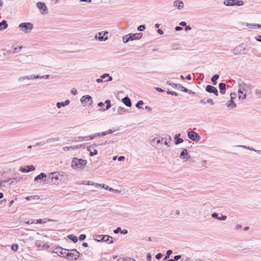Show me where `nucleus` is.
<instances>
[{"label": "nucleus", "instance_id": "1", "mask_svg": "<svg viewBox=\"0 0 261 261\" xmlns=\"http://www.w3.org/2000/svg\"><path fill=\"white\" fill-rule=\"evenodd\" d=\"M252 89V87L251 85L249 84H246L244 82L240 83L238 86V92L239 94H244V95L242 97L240 95L239 96V98L245 99L247 97V94L251 93Z\"/></svg>", "mask_w": 261, "mask_h": 261}, {"label": "nucleus", "instance_id": "2", "mask_svg": "<svg viewBox=\"0 0 261 261\" xmlns=\"http://www.w3.org/2000/svg\"><path fill=\"white\" fill-rule=\"evenodd\" d=\"M87 164L86 160L74 158L72 161L71 167L74 169L83 168Z\"/></svg>", "mask_w": 261, "mask_h": 261}, {"label": "nucleus", "instance_id": "3", "mask_svg": "<svg viewBox=\"0 0 261 261\" xmlns=\"http://www.w3.org/2000/svg\"><path fill=\"white\" fill-rule=\"evenodd\" d=\"M80 254V252L75 249H67L65 257L68 260H76L79 258Z\"/></svg>", "mask_w": 261, "mask_h": 261}, {"label": "nucleus", "instance_id": "4", "mask_svg": "<svg viewBox=\"0 0 261 261\" xmlns=\"http://www.w3.org/2000/svg\"><path fill=\"white\" fill-rule=\"evenodd\" d=\"M18 28L23 33L28 34L31 33L33 29V24L30 22H23L19 25Z\"/></svg>", "mask_w": 261, "mask_h": 261}, {"label": "nucleus", "instance_id": "5", "mask_svg": "<svg viewBox=\"0 0 261 261\" xmlns=\"http://www.w3.org/2000/svg\"><path fill=\"white\" fill-rule=\"evenodd\" d=\"M94 240L97 242H104L108 244H112L113 243L112 237L108 235H101L96 234L94 237Z\"/></svg>", "mask_w": 261, "mask_h": 261}, {"label": "nucleus", "instance_id": "6", "mask_svg": "<svg viewBox=\"0 0 261 261\" xmlns=\"http://www.w3.org/2000/svg\"><path fill=\"white\" fill-rule=\"evenodd\" d=\"M84 107L91 106L92 104V99L91 96L86 95L82 96L80 99Z\"/></svg>", "mask_w": 261, "mask_h": 261}, {"label": "nucleus", "instance_id": "7", "mask_svg": "<svg viewBox=\"0 0 261 261\" xmlns=\"http://www.w3.org/2000/svg\"><path fill=\"white\" fill-rule=\"evenodd\" d=\"M247 50L243 44L239 45L236 46L233 50L234 55H244L246 54Z\"/></svg>", "mask_w": 261, "mask_h": 261}, {"label": "nucleus", "instance_id": "8", "mask_svg": "<svg viewBox=\"0 0 261 261\" xmlns=\"http://www.w3.org/2000/svg\"><path fill=\"white\" fill-rule=\"evenodd\" d=\"M243 4V2L241 0H225L224 2V4L227 6H241Z\"/></svg>", "mask_w": 261, "mask_h": 261}, {"label": "nucleus", "instance_id": "9", "mask_svg": "<svg viewBox=\"0 0 261 261\" xmlns=\"http://www.w3.org/2000/svg\"><path fill=\"white\" fill-rule=\"evenodd\" d=\"M36 7L42 15H46L48 13V9L44 3L38 2L36 4Z\"/></svg>", "mask_w": 261, "mask_h": 261}, {"label": "nucleus", "instance_id": "10", "mask_svg": "<svg viewBox=\"0 0 261 261\" xmlns=\"http://www.w3.org/2000/svg\"><path fill=\"white\" fill-rule=\"evenodd\" d=\"M67 249H64L61 247L55 248L52 251L53 253L56 254L60 256L65 257L66 251Z\"/></svg>", "mask_w": 261, "mask_h": 261}, {"label": "nucleus", "instance_id": "11", "mask_svg": "<svg viewBox=\"0 0 261 261\" xmlns=\"http://www.w3.org/2000/svg\"><path fill=\"white\" fill-rule=\"evenodd\" d=\"M188 137L189 138H190L191 140L198 142L200 140V136L196 132L194 131H190L188 133Z\"/></svg>", "mask_w": 261, "mask_h": 261}, {"label": "nucleus", "instance_id": "12", "mask_svg": "<svg viewBox=\"0 0 261 261\" xmlns=\"http://www.w3.org/2000/svg\"><path fill=\"white\" fill-rule=\"evenodd\" d=\"M142 37V34L141 33H136V34H129V37L126 39V42H128L129 41H133L134 40L140 39Z\"/></svg>", "mask_w": 261, "mask_h": 261}, {"label": "nucleus", "instance_id": "13", "mask_svg": "<svg viewBox=\"0 0 261 261\" xmlns=\"http://www.w3.org/2000/svg\"><path fill=\"white\" fill-rule=\"evenodd\" d=\"M205 91L208 93H214L215 95H218V92L217 89L213 86L207 85L206 87Z\"/></svg>", "mask_w": 261, "mask_h": 261}, {"label": "nucleus", "instance_id": "14", "mask_svg": "<svg viewBox=\"0 0 261 261\" xmlns=\"http://www.w3.org/2000/svg\"><path fill=\"white\" fill-rule=\"evenodd\" d=\"M180 158L182 159L184 162L187 161L190 156L188 155V152L186 149H184L180 154Z\"/></svg>", "mask_w": 261, "mask_h": 261}, {"label": "nucleus", "instance_id": "15", "mask_svg": "<svg viewBox=\"0 0 261 261\" xmlns=\"http://www.w3.org/2000/svg\"><path fill=\"white\" fill-rule=\"evenodd\" d=\"M35 170V167L33 165L26 166L25 167H20V171L22 172H29Z\"/></svg>", "mask_w": 261, "mask_h": 261}, {"label": "nucleus", "instance_id": "16", "mask_svg": "<svg viewBox=\"0 0 261 261\" xmlns=\"http://www.w3.org/2000/svg\"><path fill=\"white\" fill-rule=\"evenodd\" d=\"M59 172H53L50 173L48 175V178L50 180H51V181H53L54 179H55V180H59Z\"/></svg>", "mask_w": 261, "mask_h": 261}, {"label": "nucleus", "instance_id": "17", "mask_svg": "<svg viewBox=\"0 0 261 261\" xmlns=\"http://www.w3.org/2000/svg\"><path fill=\"white\" fill-rule=\"evenodd\" d=\"M38 78L37 77H34V75H28V76H21V77H19L18 79V81L19 82H22L25 80H34L35 79H37Z\"/></svg>", "mask_w": 261, "mask_h": 261}, {"label": "nucleus", "instance_id": "18", "mask_svg": "<svg viewBox=\"0 0 261 261\" xmlns=\"http://www.w3.org/2000/svg\"><path fill=\"white\" fill-rule=\"evenodd\" d=\"M246 27L249 28V29H256L259 28H261V25L258 24H254V23H245V24Z\"/></svg>", "mask_w": 261, "mask_h": 261}, {"label": "nucleus", "instance_id": "19", "mask_svg": "<svg viewBox=\"0 0 261 261\" xmlns=\"http://www.w3.org/2000/svg\"><path fill=\"white\" fill-rule=\"evenodd\" d=\"M173 6L177 7L178 9L180 10L184 7V3L181 1L178 0L175 1L173 3Z\"/></svg>", "mask_w": 261, "mask_h": 261}, {"label": "nucleus", "instance_id": "20", "mask_svg": "<svg viewBox=\"0 0 261 261\" xmlns=\"http://www.w3.org/2000/svg\"><path fill=\"white\" fill-rule=\"evenodd\" d=\"M108 34V32H105L103 34H102V32H99L98 33V35H99L98 40L99 41L106 40L108 39V37L107 36L105 37V36L106 34Z\"/></svg>", "mask_w": 261, "mask_h": 261}, {"label": "nucleus", "instance_id": "21", "mask_svg": "<svg viewBox=\"0 0 261 261\" xmlns=\"http://www.w3.org/2000/svg\"><path fill=\"white\" fill-rule=\"evenodd\" d=\"M172 87L175 88L180 89L181 91L185 92H187L189 90L188 89L185 88L180 84H173Z\"/></svg>", "mask_w": 261, "mask_h": 261}, {"label": "nucleus", "instance_id": "22", "mask_svg": "<svg viewBox=\"0 0 261 261\" xmlns=\"http://www.w3.org/2000/svg\"><path fill=\"white\" fill-rule=\"evenodd\" d=\"M46 177V175L44 173H41L40 174L38 175L34 178V180L35 181H38V180H41L44 178V181L46 180L45 178Z\"/></svg>", "mask_w": 261, "mask_h": 261}, {"label": "nucleus", "instance_id": "23", "mask_svg": "<svg viewBox=\"0 0 261 261\" xmlns=\"http://www.w3.org/2000/svg\"><path fill=\"white\" fill-rule=\"evenodd\" d=\"M122 102L125 104L126 106L130 107L132 106V103L130 99L128 97H125L122 99Z\"/></svg>", "mask_w": 261, "mask_h": 261}, {"label": "nucleus", "instance_id": "24", "mask_svg": "<svg viewBox=\"0 0 261 261\" xmlns=\"http://www.w3.org/2000/svg\"><path fill=\"white\" fill-rule=\"evenodd\" d=\"M220 92L222 94L225 93L226 85L224 83H220L219 85Z\"/></svg>", "mask_w": 261, "mask_h": 261}, {"label": "nucleus", "instance_id": "25", "mask_svg": "<svg viewBox=\"0 0 261 261\" xmlns=\"http://www.w3.org/2000/svg\"><path fill=\"white\" fill-rule=\"evenodd\" d=\"M180 135V134H177L174 137V139L175 140V144L176 145L179 144L181 143H182L184 140L181 138H178V137Z\"/></svg>", "mask_w": 261, "mask_h": 261}, {"label": "nucleus", "instance_id": "26", "mask_svg": "<svg viewBox=\"0 0 261 261\" xmlns=\"http://www.w3.org/2000/svg\"><path fill=\"white\" fill-rule=\"evenodd\" d=\"M227 106L229 108H234L237 107L236 103L233 101V100L230 99L227 103Z\"/></svg>", "mask_w": 261, "mask_h": 261}, {"label": "nucleus", "instance_id": "27", "mask_svg": "<svg viewBox=\"0 0 261 261\" xmlns=\"http://www.w3.org/2000/svg\"><path fill=\"white\" fill-rule=\"evenodd\" d=\"M105 103L107 104L106 105V109H101V110L102 111H105L106 110H108V109H109L111 107V102H110V100H106L105 101Z\"/></svg>", "mask_w": 261, "mask_h": 261}, {"label": "nucleus", "instance_id": "28", "mask_svg": "<svg viewBox=\"0 0 261 261\" xmlns=\"http://www.w3.org/2000/svg\"><path fill=\"white\" fill-rule=\"evenodd\" d=\"M219 76L218 74H215L212 77L211 81L214 85H216L217 84L216 81L219 79Z\"/></svg>", "mask_w": 261, "mask_h": 261}, {"label": "nucleus", "instance_id": "29", "mask_svg": "<svg viewBox=\"0 0 261 261\" xmlns=\"http://www.w3.org/2000/svg\"><path fill=\"white\" fill-rule=\"evenodd\" d=\"M8 24L5 20L2 21L1 22H0V28L3 29H6L8 28Z\"/></svg>", "mask_w": 261, "mask_h": 261}, {"label": "nucleus", "instance_id": "30", "mask_svg": "<svg viewBox=\"0 0 261 261\" xmlns=\"http://www.w3.org/2000/svg\"><path fill=\"white\" fill-rule=\"evenodd\" d=\"M125 109L122 107H119L117 109V114L119 115H122L125 112Z\"/></svg>", "mask_w": 261, "mask_h": 261}, {"label": "nucleus", "instance_id": "31", "mask_svg": "<svg viewBox=\"0 0 261 261\" xmlns=\"http://www.w3.org/2000/svg\"><path fill=\"white\" fill-rule=\"evenodd\" d=\"M67 237L68 239L72 240L74 243H76L77 241V238L73 234H69Z\"/></svg>", "mask_w": 261, "mask_h": 261}, {"label": "nucleus", "instance_id": "32", "mask_svg": "<svg viewBox=\"0 0 261 261\" xmlns=\"http://www.w3.org/2000/svg\"><path fill=\"white\" fill-rule=\"evenodd\" d=\"M34 77H37L36 79H48L50 77L49 75H44L42 76H39V75H34Z\"/></svg>", "mask_w": 261, "mask_h": 261}, {"label": "nucleus", "instance_id": "33", "mask_svg": "<svg viewBox=\"0 0 261 261\" xmlns=\"http://www.w3.org/2000/svg\"><path fill=\"white\" fill-rule=\"evenodd\" d=\"M114 132L113 130H112V129H109L107 131H105L104 132H102L101 133V136H106L108 134H112Z\"/></svg>", "mask_w": 261, "mask_h": 261}, {"label": "nucleus", "instance_id": "34", "mask_svg": "<svg viewBox=\"0 0 261 261\" xmlns=\"http://www.w3.org/2000/svg\"><path fill=\"white\" fill-rule=\"evenodd\" d=\"M79 146H76L75 147H72V146H70V147H68V146H66V147H64L63 148V149L65 151H68L70 149L72 148L73 149H74V148H79Z\"/></svg>", "mask_w": 261, "mask_h": 261}, {"label": "nucleus", "instance_id": "35", "mask_svg": "<svg viewBox=\"0 0 261 261\" xmlns=\"http://www.w3.org/2000/svg\"><path fill=\"white\" fill-rule=\"evenodd\" d=\"M237 146L239 147H242V148H247V149L250 150H252V151H256V149H254L253 148H252V147H251L250 146H244V145H238Z\"/></svg>", "mask_w": 261, "mask_h": 261}, {"label": "nucleus", "instance_id": "36", "mask_svg": "<svg viewBox=\"0 0 261 261\" xmlns=\"http://www.w3.org/2000/svg\"><path fill=\"white\" fill-rule=\"evenodd\" d=\"M143 105V101L142 100H139L136 105V107L139 109L141 108V106Z\"/></svg>", "mask_w": 261, "mask_h": 261}, {"label": "nucleus", "instance_id": "37", "mask_svg": "<svg viewBox=\"0 0 261 261\" xmlns=\"http://www.w3.org/2000/svg\"><path fill=\"white\" fill-rule=\"evenodd\" d=\"M106 190H108L110 191H114V192H117V193H119L120 192V191L117 190H115V189H113L112 188H110V187H109L108 186H106Z\"/></svg>", "mask_w": 261, "mask_h": 261}, {"label": "nucleus", "instance_id": "38", "mask_svg": "<svg viewBox=\"0 0 261 261\" xmlns=\"http://www.w3.org/2000/svg\"><path fill=\"white\" fill-rule=\"evenodd\" d=\"M255 93L256 95L258 96V98H261V90L256 89L255 90Z\"/></svg>", "mask_w": 261, "mask_h": 261}, {"label": "nucleus", "instance_id": "39", "mask_svg": "<svg viewBox=\"0 0 261 261\" xmlns=\"http://www.w3.org/2000/svg\"><path fill=\"white\" fill-rule=\"evenodd\" d=\"M95 186L96 187V188H98V187H101V188H105L106 189V186H105V184H95Z\"/></svg>", "mask_w": 261, "mask_h": 261}, {"label": "nucleus", "instance_id": "40", "mask_svg": "<svg viewBox=\"0 0 261 261\" xmlns=\"http://www.w3.org/2000/svg\"><path fill=\"white\" fill-rule=\"evenodd\" d=\"M11 249L12 250L16 251L18 249V245L17 244H13L11 247Z\"/></svg>", "mask_w": 261, "mask_h": 261}, {"label": "nucleus", "instance_id": "41", "mask_svg": "<svg viewBox=\"0 0 261 261\" xmlns=\"http://www.w3.org/2000/svg\"><path fill=\"white\" fill-rule=\"evenodd\" d=\"M56 106H57V107L58 109L61 108L62 107H64L65 106L64 105L63 102H58L57 103Z\"/></svg>", "mask_w": 261, "mask_h": 261}, {"label": "nucleus", "instance_id": "42", "mask_svg": "<svg viewBox=\"0 0 261 261\" xmlns=\"http://www.w3.org/2000/svg\"><path fill=\"white\" fill-rule=\"evenodd\" d=\"M145 26L144 25H139L137 29L139 31H143L145 30Z\"/></svg>", "mask_w": 261, "mask_h": 261}, {"label": "nucleus", "instance_id": "43", "mask_svg": "<svg viewBox=\"0 0 261 261\" xmlns=\"http://www.w3.org/2000/svg\"><path fill=\"white\" fill-rule=\"evenodd\" d=\"M237 96V93H236L234 92V93H231L230 94V99L231 100H233L235 98H236Z\"/></svg>", "mask_w": 261, "mask_h": 261}, {"label": "nucleus", "instance_id": "44", "mask_svg": "<svg viewBox=\"0 0 261 261\" xmlns=\"http://www.w3.org/2000/svg\"><path fill=\"white\" fill-rule=\"evenodd\" d=\"M119 261H136L134 259L131 258H126L123 259H121L119 260Z\"/></svg>", "mask_w": 261, "mask_h": 261}, {"label": "nucleus", "instance_id": "45", "mask_svg": "<svg viewBox=\"0 0 261 261\" xmlns=\"http://www.w3.org/2000/svg\"><path fill=\"white\" fill-rule=\"evenodd\" d=\"M22 46H19V47H14V49H13V53H18L21 48H22Z\"/></svg>", "mask_w": 261, "mask_h": 261}, {"label": "nucleus", "instance_id": "46", "mask_svg": "<svg viewBox=\"0 0 261 261\" xmlns=\"http://www.w3.org/2000/svg\"><path fill=\"white\" fill-rule=\"evenodd\" d=\"M167 93L169 94H171V95H174L175 96H177L178 95V94L176 92L170 91L169 90H168Z\"/></svg>", "mask_w": 261, "mask_h": 261}, {"label": "nucleus", "instance_id": "47", "mask_svg": "<svg viewBox=\"0 0 261 261\" xmlns=\"http://www.w3.org/2000/svg\"><path fill=\"white\" fill-rule=\"evenodd\" d=\"M97 154V150L96 149H94L93 151L90 152V156H93L94 155H96Z\"/></svg>", "mask_w": 261, "mask_h": 261}, {"label": "nucleus", "instance_id": "48", "mask_svg": "<svg viewBox=\"0 0 261 261\" xmlns=\"http://www.w3.org/2000/svg\"><path fill=\"white\" fill-rule=\"evenodd\" d=\"M86 238V236L85 234H81L79 237V240L80 241H83V240H84Z\"/></svg>", "mask_w": 261, "mask_h": 261}, {"label": "nucleus", "instance_id": "49", "mask_svg": "<svg viewBox=\"0 0 261 261\" xmlns=\"http://www.w3.org/2000/svg\"><path fill=\"white\" fill-rule=\"evenodd\" d=\"M31 197L32 199H34V200H35V199L39 200L40 198V197L38 195H32V196H31Z\"/></svg>", "mask_w": 261, "mask_h": 261}, {"label": "nucleus", "instance_id": "50", "mask_svg": "<svg viewBox=\"0 0 261 261\" xmlns=\"http://www.w3.org/2000/svg\"><path fill=\"white\" fill-rule=\"evenodd\" d=\"M45 223V221H43L42 219H39V220H36V224H38V223L42 224V223Z\"/></svg>", "mask_w": 261, "mask_h": 261}, {"label": "nucleus", "instance_id": "51", "mask_svg": "<svg viewBox=\"0 0 261 261\" xmlns=\"http://www.w3.org/2000/svg\"><path fill=\"white\" fill-rule=\"evenodd\" d=\"M27 224H36V220H29L28 221L26 222Z\"/></svg>", "mask_w": 261, "mask_h": 261}, {"label": "nucleus", "instance_id": "52", "mask_svg": "<svg viewBox=\"0 0 261 261\" xmlns=\"http://www.w3.org/2000/svg\"><path fill=\"white\" fill-rule=\"evenodd\" d=\"M21 179V177H16V178H12L11 180V182L9 184V185H11L12 184V183H13L14 182V180H20V179Z\"/></svg>", "mask_w": 261, "mask_h": 261}, {"label": "nucleus", "instance_id": "53", "mask_svg": "<svg viewBox=\"0 0 261 261\" xmlns=\"http://www.w3.org/2000/svg\"><path fill=\"white\" fill-rule=\"evenodd\" d=\"M212 217H213L214 218H216V219H218V218H219L218 214L217 213H216V212L213 213L212 214Z\"/></svg>", "mask_w": 261, "mask_h": 261}, {"label": "nucleus", "instance_id": "54", "mask_svg": "<svg viewBox=\"0 0 261 261\" xmlns=\"http://www.w3.org/2000/svg\"><path fill=\"white\" fill-rule=\"evenodd\" d=\"M129 37V35H125L123 37H122V40H123V41L124 43H127V42H126V39H127V38H128Z\"/></svg>", "mask_w": 261, "mask_h": 261}, {"label": "nucleus", "instance_id": "55", "mask_svg": "<svg viewBox=\"0 0 261 261\" xmlns=\"http://www.w3.org/2000/svg\"><path fill=\"white\" fill-rule=\"evenodd\" d=\"M107 76H109V74L105 73L100 76V78L104 79L107 77Z\"/></svg>", "mask_w": 261, "mask_h": 261}, {"label": "nucleus", "instance_id": "56", "mask_svg": "<svg viewBox=\"0 0 261 261\" xmlns=\"http://www.w3.org/2000/svg\"><path fill=\"white\" fill-rule=\"evenodd\" d=\"M6 182V181H0V188L3 187H6L5 183Z\"/></svg>", "mask_w": 261, "mask_h": 261}, {"label": "nucleus", "instance_id": "57", "mask_svg": "<svg viewBox=\"0 0 261 261\" xmlns=\"http://www.w3.org/2000/svg\"><path fill=\"white\" fill-rule=\"evenodd\" d=\"M71 93L75 95L77 94V90L73 88L71 90Z\"/></svg>", "mask_w": 261, "mask_h": 261}, {"label": "nucleus", "instance_id": "58", "mask_svg": "<svg viewBox=\"0 0 261 261\" xmlns=\"http://www.w3.org/2000/svg\"><path fill=\"white\" fill-rule=\"evenodd\" d=\"M226 219V216L222 215V216L221 217H219L218 220H225Z\"/></svg>", "mask_w": 261, "mask_h": 261}, {"label": "nucleus", "instance_id": "59", "mask_svg": "<svg viewBox=\"0 0 261 261\" xmlns=\"http://www.w3.org/2000/svg\"><path fill=\"white\" fill-rule=\"evenodd\" d=\"M162 257V254L161 253H158L156 255H155V258L158 259H159L160 258H161V257Z\"/></svg>", "mask_w": 261, "mask_h": 261}, {"label": "nucleus", "instance_id": "60", "mask_svg": "<svg viewBox=\"0 0 261 261\" xmlns=\"http://www.w3.org/2000/svg\"><path fill=\"white\" fill-rule=\"evenodd\" d=\"M121 229L120 227H117L116 229L114 230V232L115 233H117L118 232L120 231Z\"/></svg>", "mask_w": 261, "mask_h": 261}, {"label": "nucleus", "instance_id": "61", "mask_svg": "<svg viewBox=\"0 0 261 261\" xmlns=\"http://www.w3.org/2000/svg\"><path fill=\"white\" fill-rule=\"evenodd\" d=\"M96 137V136L95 134L94 135H90V136H88V138H89V139H90V140L93 139Z\"/></svg>", "mask_w": 261, "mask_h": 261}, {"label": "nucleus", "instance_id": "62", "mask_svg": "<svg viewBox=\"0 0 261 261\" xmlns=\"http://www.w3.org/2000/svg\"><path fill=\"white\" fill-rule=\"evenodd\" d=\"M255 39L259 42H261V35L256 36L255 37Z\"/></svg>", "mask_w": 261, "mask_h": 261}, {"label": "nucleus", "instance_id": "63", "mask_svg": "<svg viewBox=\"0 0 261 261\" xmlns=\"http://www.w3.org/2000/svg\"><path fill=\"white\" fill-rule=\"evenodd\" d=\"M181 255H176L174 257V260L176 261V260H178V259H179L180 258H181Z\"/></svg>", "mask_w": 261, "mask_h": 261}, {"label": "nucleus", "instance_id": "64", "mask_svg": "<svg viewBox=\"0 0 261 261\" xmlns=\"http://www.w3.org/2000/svg\"><path fill=\"white\" fill-rule=\"evenodd\" d=\"M195 261H212L211 260H206L205 259H204V258L203 259H199V258H198V259H196L195 260Z\"/></svg>", "mask_w": 261, "mask_h": 261}]
</instances>
